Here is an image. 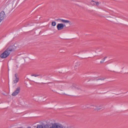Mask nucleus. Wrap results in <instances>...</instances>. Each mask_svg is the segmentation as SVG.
<instances>
[{
    "label": "nucleus",
    "mask_w": 128,
    "mask_h": 128,
    "mask_svg": "<svg viewBox=\"0 0 128 128\" xmlns=\"http://www.w3.org/2000/svg\"><path fill=\"white\" fill-rule=\"evenodd\" d=\"M16 47L14 46H9L2 53L0 54V57L1 58H5L7 57L10 54L11 52L15 51Z\"/></svg>",
    "instance_id": "obj_1"
},
{
    "label": "nucleus",
    "mask_w": 128,
    "mask_h": 128,
    "mask_svg": "<svg viewBox=\"0 0 128 128\" xmlns=\"http://www.w3.org/2000/svg\"><path fill=\"white\" fill-rule=\"evenodd\" d=\"M58 124L54 123L44 124V128H58Z\"/></svg>",
    "instance_id": "obj_2"
},
{
    "label": "nucleus",
    "mask_w": 128,
    "mask_h": 128,
    "mask_svg": "<svg viewBox=\"0 0 128 128\" xmlns=\"http://www.w3.org/2000/svg\"><path fill=\"white\" fill-rule=\"evenodd\" d=\"M20 87H18L16 88L15 90L12 93V96H15L18 94L20 92Z\"/></svg>",
    "instance_id": "obj_3"
},
{
    "label": "nucleus",
    "mask_w": 128,
    "mask_h": 128,
    "mask_svg": "<svg viewBox=\"0 0 128 128\" xmlns=\"http://www.w3.org/2000/svg\"><path fill=\"white\" fill-rule=\"evenodd\" d=\"M65 25L63 24H58L57 25V28L58 30H62L64 26H65Z\"/></svg>",
    "instance_id": "obj_4"
},
{
    "label": "nucleus",
    "mask_w": 128,
    "mask_h": 128,
    "mask_svg": "<svg viewBox=\"0 0 128 128\" xmlns=\"http://www.w3.org/2000/svg\"><path fill=\"white\" fill-rule=\"evenodd\" d=\"M6 16V15L3 11H1L0 13V18L1 20H4V17Z\"/></svg>",
    "instance_id": "obj_5"
},
{
    "label": "nucleus",
    "mask_w": 128,
    "mask_h": 128,
    "mask_svg": "<svg viewBox=\"0 0 128 128\" xmlns=\"http://www.w3.org/2000/svg\"><path fill=\"white\" fill-rule=\"evenodd\" d=\"M91 4L92 5H96L97 6H98L99 5V3L97 2H95L93 0H92L91 1Z\"/></svg>",
    "instance_id": "obj_6"
},
{
    "label": "nucleus",
    "mask_w": 128,
    "mask_h": 128,
    "mask_svg": "<svg viewBox=\"0 0 128 128\" xmlns=\"http://www.w3.org/2000/svg\"><path fill=\"white\" fill-rule=\"evenodd\" d=\"M17 74H15V76L16 77V79L13 81L14 84L17 83L19 81V78L17 77Z\"/></svg>",
    "instance_id": "obj_7"
},
{
    "label": "nucleus",
    "mask_w": 128,
    "mask_h": 128,
    "mask_svg": "<svg viewBox=\"0 0 128 128\" xmlns=\"http://www.w3.org/2000/svg\"><path fill=\"white\" fill-rule=\"evenodd\" d=\"M97 78V77H94L92 78V80H104L106 78H98L96 79Z\"/></svg>",
    "instance_id": "obj_8"
},
{
    "label": "nucleus",
    "mask_w": 128,
    "mask_h": 128,
    "mask_svg": "<svg viewBox=\"0 0 128 128\" xmlns=\"http://www.w3.org/2000/svg\"><path fill=\"white\" fill-rule=\"evenodd\" d=\"M62 22H63L64 23H70V22L68 20H66L62 19Z\"/></svg>",
    "instance_id": "obj_9"
},
{
    "label": "nucleus",
    "mask_w": 128,
    "mask_h": 128,
    "mask_svg": "<svg viewBox=\"0 0 128 128\" xmlns=\"http://www.w3.org/2000/svg\"><path fill=\"white\" fill-rule=\"evenodd\" d=\"M44 124L38 125L36 128H44Z\"/></svg>",
    "instance_id": "obj_10"
},
{
    "label": "nucleus",
    "mask_w": 128,
    "mask_h": 128,
    "mask_svg": "<svg viewBox=\"0 0 128 128\" xmlns=\"http://www.w3.org/2000/svg\"><path fill=\"white\" fill-rule=\"evenodd\" d=\"M58 128H63V126L62 125L60 124H58ZM67 128H71L70 127H68Z\"/></svg>",
    "instance_id": "obj_11"
},
{
    "label": "nucleus",
    "mask_w": 128,
    "mask_h": 128,
    "mask_svg": "<svg viewBox=\"0 0 128 128\" xmlns=\"http://www.w3.org/2000/svg\"><path fill=\"white\" fill-rule=\"evenodd\" d=\"M80 65V63L79 62H76L75 64V68L76 67H78Z\"/></svg>",
    "instance_id": "obj_12"
},
{
    "label": "nucleus",
    "mask_w": 128,
    "mask_h": 128,
    "mask_svg": "<svg viewBox=\"0 0 128 128\" xmlns=\"http://www.w3.org/2000/svg\"><path fill=\"white\" fill-rule=\"evenodd\" d=\"M52 26H55L56 25V23L55 22H52Z\"/></svg>",
    "instance_id": "obj_13"
},
{
    "label": "nucleus",
    "mask_w": 128,
    "mask_h": 128,
    "mask_svg": "<svg viewBox=\"0 0 128 128\" xmlns=\"http://www.w3.org/2000/svg\"><path fill=\"white\" fill-rule=\"evenodd\" d=\"M32 76H34L35 77H37L40 76V74H32L31 75Z\"/></svg>",
    "instance_id": "obj_14"
},
{
    "label": "nucleus",
    "mask_w": 128,
    "mask_h": 128,
    "mask_svg": "<svg viewBox=\"0 0 128 128\" xmlns=\"http://www.w3.org/2000/svg\"><path fill=\"white\" fill-rule=\"evenodd\" d=\"M62 19H61V18H58L57 19H56V20L57 21H61L62 22Z\"/></svg>",
    "instance_id": "obj_15"
},
{
    "label": "nucleus",
    "mask_w": 128,
    "mask_h": 128,
    "mask_svg": "<svg viewBox=\"0 0 128 128\" xmlns=\"http://www.w3.org/2000/svg\"><path fill=\"white\" fill-rule=\"evenodd\" d=\"M107 58V57L106 56L104 58L102 59V60L103 61V62H104L106 58Z\"/></svg>",
    "instance_id": "obj_16"
},
{
    "label": "nucleus",
    "mask_w": 128,
    "mask_h": 128,
    "mask_svg": "<svg viewBox=\"0 0 128 128\" xmlns=\"http://www.w3.org/2000/svg\"><path fill=\"white\" fill-rule=\"evenodd\" d=\"M107 58V57L106 56L104 58L102 59V60L103 61V62H104L106 58Z\"/></svg>",
    "instance_id": "obj_17"
},
{
    "label": "nucleus",
    "mask_w": 128,
    "mask_h": 128,
    "mask_svg": "<svg viewBox=\"0 0 128 128\" xmlns=\"http://www.w3.org/2000/svg\"><path fill=\"white\" fill-rule=\"evenodd\" d=\"M104 62H103V61L102 60H101L100 62V63H104Z\"/></svg>",
    "instance_id": "obj_18"
},
{
    "label": "nucleus",
    "mask_w": 128,
    "mask_h": 128,
    "mask_svg": "<svg viewBox=\"0 0 128 128\" xmlns=\"http://www.w3.org/2000/svg\"><path fill=\"white\" fill-rule=\"evenodd\" d=\"M101 108H97V110H100Z\"/></svg>",
    "instance_id": "obj_19"
},
{
    "label": "nucleus",
    "mask_w": 128,
    "mask_h": 128,
    "mask_svg": "<svg viewBox=\"0 0 128 128\" xmlns=\"http://www.w3.org/2000/svg\"><path fill=\"white\" fill-rule=\"evenodd\" d=\"M3 20H1V19L0 18V22H1Z\"/></svg>",
    "instance_id": "obj_20"
},
{
    "label": "nucleus",
    "mask_w": 128,
    "mask_h": 128,
    "mask_svg": "<svg viewBox=\"0 0 128 128\" xmlns=\"http://www.w3.org/2000/svg\"><path fill=\"white\" fill-rule=\"evenodd\" d=\"M27 128H31V127L30 126L28 127Z\"/></svg>",
    "instance_id": "obj_21"
}]
</instances>
